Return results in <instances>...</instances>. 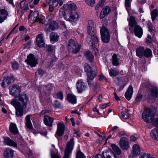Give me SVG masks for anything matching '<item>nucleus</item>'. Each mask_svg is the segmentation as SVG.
I'll use <instances>...</instances> for the list:
<instances>
[{"label": "nucleus", "mask_w": 158, "mask_h": 158, "mask_svg": "<svg viewBox=\"0 0 158 158\" xmlns=\"http://www.w3.org/2000/svg\"><path fill=\"white\" fill-rule=\"evenodd\" d=\"M46 48L48 51L50 52H53V50L54 48V47L51 45L46 44Z\"/></svg>", "instance_id": "40"}, {"label": "nucleus", "mask_w": 158, "mask_h": 158, "mask_svg": "<svg viewBox=\"0 0 158 158\" xmlns=\"http://www.w3.org/2000/svg\"><path fill=\"white\" fill-rule=\"evenodd\" d=\"M10 94L14 97L18 96V99H13L11 104L15 108L16 115L18 117L23 115V110L26 108L29 102L28 98L26 94H19L21 91V88L18 85H14L10 87Z\"/></svg>", "instance_id": "1"}, {"label": "nucleus", "mask_w": 158, "mask_h": 158, "mask_svg": "<svg viewBox=\"0 0 158 158\" xmlns=\"http://www.w3.org/2000/svg\"><path fill=\"white\" fill-rule=\"evenodd\" d=\"M85 2L87 4L92 6H94L95 3L94 0H86Z\"/></svg>", "instance_id": "45"}, {"label": "nucleus", "mask_w": 158, "mask_h": 158, "mask_svg": "<svg viewBox=\"0 0 158 158\" xmlns=\"http://www.w3.org/2000/svg\"><path fill=\"white\" fill-rule=\"evenodd\" d=\"M133 153L135 156L138 155L140 153L139 147L137 144H134L133 146Z\"/></svg>", "instance_id": "28"}, {"label": "nucleus", "mask_w": 158, "mask_h": 158, "mask_svg": "<svg viewBox=\"0 0 158 158\" xmlns=\"http://www.w3.org/2000/svg\"><path fill=\"white\" fill-rule=\"evenodd\" d=\"M156 113L155 109H146L142 114V118L146 123H150L153 121V124L158 127V118L154 119Z\"/></svg>", "instance_id": "2"}, {"label": "nucleus", "mask_w": 158, "mask_h": 158, "mask_svg": "<svg viewBox=\"0 0 158 158\" xmlns=\"http://www.w3.org/2000/svg\"><path fill=\"white\" fill-rule=\"evenodd\" d=\"M68 101L72 104H74L77 102V99L75 96L71 94H69L67 95Z\"/></svg>", "instance_id": "29"}, {"label": "nucleus", "mask_w": 158, "mask_h": 158, "mask_svg": "<svg viewBox=\"0 0 158 158\" xmlns=\"http://www.w3.org/2000/svg\"><path fill=\"white\" fill-rule=\"evenodd\" d=\"M94 111H96L97 113V114L99 115H101V114L99 112L98 110L97 109L96 107H94L93 109Z\"/></svg>", "instance_id": "63"}, {"label": "nucleus", "mask_w": 158, "mask_h": 158, "mask_svg": "<svg viewBox=\"0 0 158 158\" xmlns=\"http://www.w3.org/2000/svg\"><path fill=\"white\" fill-rule=\"evenodd\" d=\"M14 151L10 148H9L4 151L3 154L7 158H12L13 157Z\"/></svg>", "instance_id": "19"}, {"label": "nucleus", "mask_w": 158, "mask_h": 158, "mask_svg": "<svg viewBox=\"0 0 158 158\" xmlns=\"http://www.w3.org/2000/svg\"><path fill=\"white\" fill-rule=\"evenodd\" d=\"M105 1V0H101L98 3V5L100 6H102Z\"/></svg>", "instance_id": "60"}, {"label": "nucleus", "mask_w": 158, "mask_h": 158, "mask_svg": "<svg viewBox=\"0 0 158 158\" xmlns=\"http://www.w3.org/2000/svg\"><path fill=\"white\" fill-rule=\"evenodd\" d=\"M133 92L132 87L131 86H130L125 94V98L128 100H129L131 99L133 94Z\"/></svg>", "instance_id": "23"}, {"label": "nucleus", "mask_w": 158, "mask_h": 158, "mask_svg": "<svg viewBox=\"0 0 158 158\" xmlns=\"http://www.w3.org/2000/svg\"><path fill=\"white\" fill-rule=\"evenodd\" d=\"M44 122L45 125L51 127L52 125L53 119L47 115H45L44 117Z\"/></svg>", "instance_id": "20"}, {"label": "nucleus", "mask_w": 158, "mask_h": 158, "mask_svg": "<svg viewBox=\"0 0 158 158\" xmlns=\"http://www.w3.org/2000/svg\"><path fill=\"white\" fill-rule=\"evenodd\" d=\"M53 85L52 84H49L47 86L44 85L43 87V90L44 91V93L46 94L47 93L46 90L48 91H50L53 89Z\"/></svg>", "instance_id": "37"}, {"label": "nucleus", "mask_w": 158, "mask_h": 158, "mask_svg": "<svg viewBox=\"0 0 158 158\" xmlns=\"http://www.w3.org/2000/svg\"><path fill=\"white\" fill-rule=\"evenodd\" d=\"M125 5L126 9L128 11L130 10L131 6L130 0H125Z\"/></svg>", "instance_id": "42"}, {"label": "nucleus", "mask_w": 158, "mask_h": 158, "mask_svg": "<svg viewBox=\"0 0 158 158\" xmlns=\"http://www.w3.org/2000/svg\"><path fill=\"white\" fill-rule=\"evenodd\" d=\"M109 73L110 76L111 77H116L121 73L118 70H114L113 69H111L109 70Z\"/></svg>", "instance_id": "31"}, {"label": "nucleus", "mask_w": 158, "mask_h": 158, "mask_svg": "<svg viewBox=\"0 0 158 158\" xmlns=\"http://www.w3.org/2000/svg\"><path fill=\"white\" fill-rule=\"evenodd\" d=\"M94 23L92 20H89L88 21V28H94Z\"/></svg>", "instance_id": "48"}, {"label": "nucleus", "mask_w": 158, "mask_h": 158, "mask_svg": "<svg viewBox=\"0 0 158 158\" xmlns=\"http://www.w3.org/2000/svg\"><path fill=\"white\" fill-rule=\"evenodd\" d=\"M152 40L151 36L149 35H148L146 39V42L148 44H150L152 42Z\"/></svg>", "instance_id": "49"}, {"label": "nucleus", "mask_w": 158, "mask_h": 158, "mask_svg": "<svg viewBox=\"0 0 158 158\" xmlns=\"http://www.w3.org/2000/svg\"><path fill=\"white\" fill-rule=\"evenodd\" d=\"M84 56L88 59H93L94 57L91 52L89 51L86 52L85 53Z\"/></svg>", "instance_id": "38"}, {"label": "nucleus", "mask_w": 158, "mask_h": 158, "mask_svg": "<svg viewBox=\"0 0 158 158\" xmlns=\"http://www.w3.org/2000/svg\"><path fill=\"white\" fill-rule=\"evenodd\" d=\"M158 15V10L155 9L151 12V16L152 20L154 21Z\"/></svg>", "instance_id": "36"}, {"label": "nucleus", "mask_w": 158, "mask_h": 158, "mask_svg": "<svg viewBox=\"0 0 158 158\" xmlns=\"http://www.w3.org/2000/svg\"><path fill=\"white\" fill-rule=\"evenodd\" d=\"M9 129L10 131L15 135L17 134L19 131L16 124L14 123H11Z\"/></svg>", "instance_id": "24"}, {"label": "nucleus", "mask_w": 158, "mask_h": 158, "mask_svg": "<svg viewBox=\"0 0 158 158\" xmlns=\"http://www.w3.org/2000/svg\"><path fill=\"white\" fill-rule=\"evenodd\" d=\"M112 62L113 65L115 66L118 65L119 64L118 60H112Z\"/></svg>", "instance_id": "57"}, {"label": "nucleus", "mask_w": 158, "mask_h": 158, "mask_svg": "<svg viewBox=\"0 0 158 158\" xmlns=\"http://www.w3.org/2000/svg\"><path fill=\"white\" fill-rule=\"evenodd\" d=\"M142 96L141 94H138L136 98V101L139 102L142 99Z\"/></svg>", "instance_id": "56"}, {"label": "nucleus", "mask_w": 158, "mask_h": 158, "mask_svg": "<svg viewBox=\"0 0 158 158\" xmlns=\"http://www.w3.org/2000/svg\"><path fill=\"white\" fill-rule=\"evenodd\" d=\"M58 151L56 148L53 149V150H51V153L52 158H60V157L58 155Z\"/></svg>", "instance_id": "33"}, {"label": "nucleus", "mask_w": 158, "mask_h": 158, "mask_svg": "<svg viewBox=\"0 0 158 158\" xmlns=\"http://www.w3.org/2000/svg\"><path fill=\"white\" fill-rule=\"evenodd\" d=\"M37 60H25V62L28 65H30L31 67H35L38 64Z\"/></svg>", "instance_id": "30"}, {"label": "nucleus", "mask_w": 158, "mask_h": 158, "mask_svg": "<svg viewBox=\"0 0 158 158\" xmlns=\"http://www.w3.org/2000/svg\"><path fill=\"white\" fill-rule=\"evenodd\" d=\"M73 139H72L67 144L64 151V158H69V154L73 149Z\"/></svg>", "instance_id": "7"}, {"label": "nucleus", "mask_w": 158, "mask_h": 158, "mask_svg": "<svg viewBox=\"0 0 158 158\" xmlns=\"http://www.w3.org/2000/svg\"><path fill=\"white\" fill-rule=\"evenodd\" d=\"M77 89L79 93H81L85 90L86 87L82 80H79L77 83Z\"/></svg>", "instance_id": "13"}, {"label": "nucleus", "mask_w": 158, "mask_h": 158, "mask_svg": "<svg viewBox=\"0 0 158 158\" xmlns=\"http://www.w3.org/2000/svg\"><path fill=\"white\" fill-rule=\"evenodd\" d=\"M58 3H59L58 0H55L53 1L52 5L54 7L57 6H58Z\"/></svg>", "instance_id": "59"}, {"label": "nucleus", "mask_w": 158, "mask_h": 158, "mask_svg": "<svg viewBox=\"0 0 158 158\" xmlns=\"http://www.w3.org/2000/svg\"><path fill=\"white\" fill-rule=\"evenodd\" d=\"M134 31L135 35L139 38H141L143 35V29L142 27L139 25L135 26Z\"/></svg>", "instance_id": "16"}, {"label": "nucleus", "mask_w": 158, "mask_h": 158, "mask_svg": "<svg viewBox=\"0 0 158 158\" xmlns=\"http://www.w3.org/2000/svg\"><path fill=\"white\" fill-rule=\"evenodd\" d=\"M73 136L76 137H77L80 136V135L79 133V132L77 131L76 130H75L73 131Z\"/></svg>", "instance_id": "54"}, {"label": "nucleus", "mask_w": 158, "mask_h": 158, "mask_svg": "<svg viewBox=\"0 0 158 158\" xmlns=\"http://www.w3.org/2000/svg\"><path fill=\"white\" fill-rule=\"evenodd\" d=\"M85 71L87 73V81L88 84L91 86L93 85V80L96 76V74L94 71L92 70L89 65L86 63L84 65Z\"/></svg>", "instance_id": "4"}, {"label": "nucleus", "mask_w": 158, "mask_h": 158, "mask_svg": "<svg viewBox=\"0 0 158 158\" xmlns=\"http://www.w3.org/2000/svg\"><path fill=\"white\" fill-rule=\"evenodd\" d=\"M57 130L56 135L58 136H61L64 134L65 130L64 124L61 123H58L57 124Z\"/></svg>", "instance_id": "12"}, {"label": "nucleus", "mask_w": 158, "mask_h": 158, "mask_svg": "<svg viewBox=\"0 0 158 158\" xmlns=\"http://www.w3.org/2000/svg\"><path fill=\"white\" fill-rule=\"evenodd\" d=\"M49 11L51 12H52L54 10V6L52 5H50L49 8Z\"/></svg>", "instance_id": "64"}, {"label": "nucleus", "mask_w": 158, "mask_h": 158, "mask_svg": "<svg viewBox=\"0 0 158 158\" xmlns=\"http://www.w3.org/2000/svg\"><path fill=\"white\" fill-rule=\"evenodd\" d=\"M151 155L149 154L143 153L139 158H151Z\"/></svg>", "instance_id": "47"}, {"label": "nucleus", "mask_w": 158, "mask_h": 158, "mask_svg": "<svg viewBox=\"0 0 158 158\" xmlns=\"http://www.w3.org/2000/svg\"><path fill=\"white\" fill-rule=\"evenodd\" d=\"M15 80L13 76L7 77L5 78L2 83V86L3 87H5L11 83L14 82Z\"/></svg>", "instance_id": "10"}, {"label": "nucleus", "mask_w": 158, "mask_h": 158, "mask_svg": "<svg viewBox=\"0 0 158 158\" xmlns=\"http://www.w3.org/2000/svg\"><path fill=\"white\" fill-rule=\"evenodd\" d=\"M57 27L58 25L57 23L55 21H52L51 23L50 28L52 30H54Z\"/></svg>", "instance_id": "39"}, {"label": "nucleus", "mask_w": 158, "mask_h": 158, "mask_svg": "<svg viewBox=\"0 0 158 158\" xmlns=\"http://www.w3.org/2000/svg\"><path fill=\"white\" fill-rule=\"evenodd\" d=\"M111 146L113 150L117 155H119L121 153V151L118 146L114 144H112L111 145Z\"/></svg>", "instance_id": "34"}, {"label": "nucleus", "mask_w": 158, "mask_h": 158, "mask_svg": "<svg viewBox=\"0 0 158 158\" xmlns=\"http://www.w3.org/2000/svg\"><path fill=\"white\" fill-rule=\"evenodd\" d=\"M37 72L40 77H42L43 74L45 73V72L41 69H39L37 70Z\"/></svg>", "instance_id": "51"}, {"label": "nucleus", "mask_w": 158, "mask_h": 158, "mask_svg": "<svg viewBox=\"0 0 158 158\" xmlns=\"http://www.w3.org/2000/svg\"><path fill=\"white\" fill-rule=\"evenodd\" d=\"M143 56L147 58L151 57L152 56V52L151 49L149 48H146L144 50Z\"/></svg>", "instance_id": "32"}, {"label": "nucleus", "mask_w": 158, "mask_h": 158, "mask_svg": "<svg viewBox=\"0 0 158 158\" xmlns=\"http://www.w3.org/2000/svg\"><path fill=\"white\" fill-rule=\"evenodd\" d=\"M87 31L89 35L92 38L87 37L86 40L89 41L88 44L89 45L92 47H94L95 44L98 42V40L97 37L96 32L94 28H87Z\"/></svg>", "instance_id": "3"}, {"label": "nucleus", "mask_w": 158, "mask_h": 158, "mask_svg": "<svg viewBox=\"0 0 158 158\" xmlns=\"http://www.w3.org/2000/svg\"><path fill=\"white\" fill-rule=\"evenodd\" d=\"M31 17L32 20L34 22H39V23L43 24V23L42 22L43 19L39 15V13L38 11H35L33 12Z\"/></svg>", "instance_id": "11"}, {"label": "nucleus", "mask_w": 158, "mask_h": 158, "mask_svg": "<svg viewBox=\"0 0 158 158\" xmlns=\"http://www.w3.org/2000/svg\"><path fill=\"white\" fill-rule=\"evenodd\" d=\"M4 143L9 146L17 147V143L8 137L4 138Z\"/></svg>", "instance_id": "21"}, {"label": "nucleus", "mask_w": 158, "mask_h": 158, "mask_svg": "<svg viewBox=\"0 0 158 158\" xmlns=\"http://www.w3.org/2000/svg\"><path fill=\"white\" fill-rule=\"evenodd\" d=\"M104 79L106 80V78L103 75H100L99 76V80L102 81Z\"/></svg>", "instance_id": "62"}, {"label": "nucleus", "mask_w": 158, "mask_h": 158, "mask_svg": "<svg viewBox=\"0 0 158 158\" xmlns=\"http://www.w3.org/2000/svg\"><path fill=\"white\" fill-rule=\"evenodd\" d=\"M35 56L32 54H30L29 55L27 56V59H35Z\"/></svg>", "instance_id": "53"}, {"label": "nucleus", "mask_w": 158, "mask_h": 158, "mask_svg": "<svg viewBox=\"0 0 158 158\" xmlns=\"http://www.w3.org/2000/svg\"><path fill=\"white\" fill-rule=\"evenodd\" d=\"M12 66L14 69H17L19 67V65L18 63L16 61H14L11 63Z\"/></svg>", "instance_id": "46"}, {"label": "nucleus", "mask_w": 158, "mask_h": 158, "mask_svg": "<svg viewBox=\"0 0 158 158\" xmlns=\"http://www.w3.org/2000/svg\"><path fill=\"white\" fill-rule=\"evenodd\" d=\"M26 124L27 128L29 129L32 128V126L31 121L26 122Z\"/></svg>", "instance_id": "55"}, {"label": "nucleus", "mask_w": 158, "mask_h": 158, "mask_svg": "<svg viewBox=\"0 0 158 158\" xmlns=\"http://www.w3.org/2000/svg\"><path fill=\"white\" fill-rule=\"evenodd\" d=\"M64 8L65 11V14H66V11L68 10H75L77 8V6L75 4L73 3H68L64 4Z\"/></svg>", "instance_id": "15"}, {"label": "nucleus", "mask_w": 158, "mask_h": 158, "mask_svg": "<svg viewBox=\"0 0 158 158\" xmlns=\"http://www.w3.org/2000/svg\"><path fill=\"white\" fill-rule=\"evenodd\" d=\"M129 23L131 27H133L136 26L137 23L134 17L133 16L130 17L129 20Z\"/></svg>", "instance_id": "35"}, {"label": "nucleus", "mask_w": 158, "mask_h": 158, "mask_svg": "<svg viewBox=\"0 0 158 158\" xmlns=\"http://www.w3.org/2000/svg\"><path fill=\"white\" fill-rule=\"evenodd\" d=\"M26 58V56L24 53H22L19 57V58L21 59H24Z\"/></svg>", "instance_id": "61"}, {"label": "nucleus", "mask_w": 158, "mask_h": 158, "mask_svg": "<svg viewBox=\"0 0 158 158\" xmlns=\"http://www.w3.org/2000/svg\"><path fill=\"white\" fill-rule=\"evenodd\" d=\"M59 37L57 34L55 32L51 33L50 35V39L51 43L52 44L57 42L59 40Z\"/></svg>", "instance_id": "22"}, {"label": "nucleus", "mask_w": 158, "mask_h": 158, "mask_svg": "<svg viewBox=\"0 0 158 158\" xmlns=\"http://www.w3.org/2000/svg\"><path fill=\"white\" fill-rule=\"evenodd\" d=\"M148 31L150 32H152L153 31V27L152 23L150 22H148L147 23Z\"/></svg>", "instance_id": "44"}, {"label": "nucleus", "mask_w": 158, "mask_h": 158, "mask_svg": "<svg viewBox=\"0 0 158 158\" xmlns=\"http://www.w3.org/2000/svg\"><path fill=\"white\" fill-rule=\"evenodd\" d=\"M26 1H22L20 4V7L22 9L24 8V5Z\"/></svg>", "instance_id": "58"}, {"label": "nucleus", "mask_w": 158, "mask_h": 158, "mask_svg": "<svg viewBox=\"0 0 158 158\" xmlns=\"http://www.w3.org/2000/svg\"><path fill=\"white\" fill-rule=\"evenodd\" d=\"M101 39L105 43H108L110 40V35L108 29L105 27H102L100 29Z\"/></svg>", "instance_id": "6"}, {"label": "nucleus", "mask_w": 158, "mask_h": 158, "mask_svg": "<svg viewBox=\"0 0 158 158\" xmlns=\"http://www.w3.org/2000/svg\"><path fill=\"white\" fill-rule=\"evenodd\" d=\"M9 12L6 6H4L1 8V23L7 18Z\"/></svg>", "instance_id": "9"}, {"label": "nucleus", "mask_w": 158, "mask_h": 158, "mask_svg": "<svg viewBox=\"0 0 158 158\" xmlns=\"http://www.w3.org/2000/svg\"><path fill=\"white\" fill-rule=\"evenodd\" d=\"M36 43L37 45L40 47L44 46L45 43L43 34H40L38 35L36 38Z\"/></svg>", "instance_id": "17"}, {"label": "nucleus", "mask_w": 158, "mask_h": 158, "mask_svg": "<svg viewBox=\"0 0 158 158\" xmlns=\"http://www.w3.org/2000/svg\"><path fill=\"white\" fill-rule=\"evenodd\" d=\"M76 158H85V157L82 152L79 151L77 152Z\"/></svg>", "instance_id": "41"}, {"label": "nucleus", "mask_w": 158, "mask_h": 158, "mask_svg": "<svg viewBox=\"0 0 158 158\" xmlns=\"http://www.w3.org/2000/svg\"><path fill=\"white\" fill-rule=\"evenodd\" d=\"M79 18V15L77 12L72 13L70 15L67 14L64 15V19L67 21L71 22L73 24L76 23Z\"/></svg>", "instance_id": "8"}, {"label": "nucleus", "mask_w": 158, "mask_h": 158, "mask_svg": "<svg viewBox=\"0 0 158 158\" xmlns=\"http://www.w3.org/2000/svg\"><path fill=\"white\" fill-rule=\"evenodd\" d=\"M68 48L70 52L76 53L79 51L80 47L76 40L71 39L68 43Z\"/></svg>", "instance_id": "5"}, {"label": "nucleus", "mask_w": 158, "mask_h": 158, "mask_svg": "<svg viewBox=\"0 0 158 158\" xmlns=\"http://www.w3.org/2000/svg\"><path fill=\"white\" fill-rule=\"evenodd\" d=\"M144 48L143 47H140L136 49V54L137 56L142 58L144 54Z\"/></svg>", "instance_id": "26"}, {"label": "nucleus", "mask_w": 158, "mask_h": 158, "mask_svg": "<svg viewBox=\"0 0 158 158\" xmlns=\"http://www.w3.org/2000/svg\"><path fill=\"white\" fill-rule=\"evenodd\" d=\"M120 147L123 150H127L129 147L127 139L126 137L122 138L120 141Z\"/></svg>", "instance_id": "14"}, {"label": "nucleus", "mask_w": 158, "mask_h": 158, "mask_svg": "<svg viewBox=\"0 0 158 158\" xmlns=\"http://www.w3.org/2000/svg\"><path fill=\"white\" fill-rule=\"evenodd\" d=\"M110 11V7L108 6H106L104 7L102 10L100 15V19H102L104 17L106 16Z\"/></svg>", "instance_id": "18"}, {"label": "nucleus", "mask_w": 158, "mask_h": 158, "mask_svg": "<svg viewBox=\"0 0 158 158\" xmlns=\"http://www.w3.org/2000/svg\"><path fill=\"white\" fill-rule=\"evenodd\" d=\"M110 104L109 103H108L106 104H105L104 105H102L100 106L99 108L102 109H103L106 108L107 106H109L110 105Z\"/></svg>", "instance_id": "50"}, {"label": "nucleus", "mask_w": 158, "mask_h": 158, "mask_svg": "<svg viewBox=\"0 0 158 158\" xmlns=\"http://www.w3.org/2000/svg\"><path fill=\"white\" fill-rule=\"evenodd\" d=\"M138 136L136 134L132 135L130 137L131 140L132 141H135L137 139Z\"/></svg>", "instance_id": "52"}, {"label": "nucleus", "mask_w": 158, "mask_h": 158, "mask_svg": "<svg viewBox=\"0 0 158 158\" xmlns=\"http://www.w3.org/2000/svg\"><path fill=\"white\" fill-rule=\"evenodd\" d=\"M56 98L62 100L64 98L63 93L61 92H58L56 94Z\"/></svg>", "instance_id": "43"}, {"label": "nucleus", "mask_w": 158, "mask_h": 158, "mask_svg": "<svg viewBox=\"0 0 158 158\" xmlns=\"http://www.w3.org/2000/svg\"><path fill=\"white\" fill-rule=\"evenodd\" d=\"M151 95L154 97H158V89L155 86H152L150 90Z\"/></svg>", "instance_id": "27"}, {"label": "nucleus", "mask_w": 158, "mask_h": 158, "mask_svg": "<svg viewBox=\"0 0 158 158\" xmlns=\"http://www.w3.org/2000/svg\"><path fill=\"white\" fill-rule=\"evenodd\" d=\"M150 135L153 139L156 140H158V128H156L152 130L150 133Z\"/></svg>", "instance_id": "25"}]
</instances>
